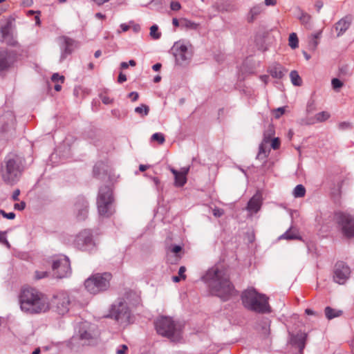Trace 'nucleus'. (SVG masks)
<instances>
[{"instance_id": "nucleus-1", "label": "nucleus", "mask_w": 354, "mask_h": 354, "mask_svg": "<svg viewBox=\"0 0 354 354\" xmlns=\"http://www.w3.org/2000/svg\"><path fill=\"white\" fill-rule=\"evenodd\" d=\"M202 279L207 283L210 293L223 301H227L236 293L229 274L223 268L215 266L209 268Z\"/></svg>"}, {"instance_id": "nucleus-2", "label": "nucleus", "mask_w": 354, "mask_h": 354, "mask_svg": "<svg viewBox=\"0 0 354 354\" xmlns=\"http://www.w3.org/2000/svg\"><path fill=\"white\" fill-rule=\"evenodd\" d=\"M18 298L20 309L27 315H39L50 310L48 296L35 288L23 286Z\"/></svg>"}, {"instance_id": "nucleus-3", "label": "nucleus", "mask_w": 354, "mask_h": 354, "mask_svg": "<svg viewBox=\"0 0 354 354\" xmlns=\"http://www.w3.org/2000/svg\"><path fill=\"white\" fill-rule=\"evenodd\" d=\"M23 170L21 158L15 153H9L1 162L0 175L5 183L13 185L19 180Z\"/></svg>"}, {"instance_id": "nucleus-4", "label": "nucleus", "mask_w": 354, "mask_h": 354, "mask_svg": "<svg viewBox=\"0 0 354 354\" xmlns=\"http://www.w3.org/2000/svg\"><path fill=\"white\" fill-rule=\"evenodd\" d=\"M241 300L243 306L252 311L259 313L270 312L268 297L257 292L253 288H248L242 292Z\"/></svg>"}, {"instance_id": "nucleus-5", "label": "nucleus", "mask_w": 354, "mask_h": 354, "mask_svg": "<svg viewBox=\"0 0 354 354\" xmlns=\"http://www.w3.org/2000/svg\"><path fill=\"white\" fill-rule=\"evenodd\" d=\"M154 324L157 333L171 342H179L182 339V325L175 322L171 317H160L156 319Z\"/></svg>"}, {"instance_id": "nucleus-6", "label": "nucleus", "mask_w": 354, "mask_h": 354, "mask_svg": "<svg viewBox=\"0 0 354 354\" xmlns=\"http://www.w3.org/2000/svg\"><path fill=\"white\" fill-rule=\"evenodd\" d=\"M98 337L99 331L97 326L84 322L79 324L77 334L71 338L70 344H73L80 340L82 345H94L97 344Z\"/></svg>"}, {"instance_id": "nucleus-7", "label": "nucleus", "mask_w": 354, "mask_h": 354, "mask_svg": "<svg viewBox=\"0 0 354 354\" xmlns=\"http://www.w3.org/2000/svg\"><path fill=\"white\" fill-rule=\"evenodd\" d=\"M114 319L118 324L126 326L131 323V312L124 299H118L111 306L106 316Z\"/></svg>"}, {"instance_id": "nucleus-8", "label": "nucleus", "mask_w": 354, "mask_h": 354, "mask_svg": "<svg viewBox=\"0 0 354 354\" xmlns=\"http://www.w3.org/2000/svg\"><path fill=\"white\" fill-rule=\"evenodd\" d=\"M113 201L111 188L106 185L100 187L97 199V209L100 216L109 217L114 213Z\"/></svg>"}, {"instance_id": "nucleus-9", "label": "nucleus", "mask_w": 354, "mask_h": 354, "mask_svg": "<svg viewBox=\"0 0 354 354\" xmlns=\"http://www.w3.org/2000/svg\"><path fill=\"white\" fill-rule=\"evenodd\" d=\"M111 278L112 275L109 272L94 274L85 281L84 286L88 292L96 295L109 288Z\"/></svg>"}, {"instance_id": "nucleus-10", "label": "nucleus", "mask_w": 354, "mask_h": 354, "mask_svg": "<svg viewBox=\"0 0 354 354\" xmlns=\"http://www.w3.org/2000/svg\"><path fill=\"white\" fill-rule=\"evenodd\" d=\"M335 219L342 236L348 240L354 239V216L339 212L335 213Z\"/></svg>"}, {"instance_id": "nucleus-11", "label": "nucleus", "mask_w": 354, "mask_h": 354, "mask_svg": "<svg viewBox=\"0 0 354 354\" xmlns=\"http://www.w3.org/2000/svg\"><path fill=\"white\" fill-rule=\"evenodd\" d=\"M49 302L50 310L52 309L59 315H64L69 311L71 299L68 293L66 291H59L55 293Z\"/></svg>"}, {"instance_id": "nucleus-12", "label": "nucleus", "mask_w": 354, "mask_h": 354, "mask_svg": "<svg viewBox=\"0 0 354 354\" xmlns=\"http://www.w3.org/2000/svg\"><path fill=\"white\" fill-rule=\"evenodd\" d=\"M73 244L78 250L91 252L95 250L96 244L93 240V232L91 230L84 229L75 236Z\"/></svg>"}, {"instance_id": "nucleus-13", "label": "nucleus", "mask_w": 354, "mask_h": 354, "mask_svg": "<svg viewBox=\"0 0 354 354\" xmlns=\"http://www.w3.org/2000/svg\"><path fill=\"white\" fill-rule=\"evenodd\" d=\"M52 269L57 278L61 279L68 277L71 273L68 257L63 254L53 257Z\"/></svg>"}, {"instance_id": "nucleus-14", "label": "nucleus", "mask_w": 354, "mask_h": 354, "mask_svg": "<svg viewBox=\"0 0 354 354\" xmlns=\"http://www.w3.org/2000/svg\"><path fill=\"white\" fill-rule=\"evenodd\" d=\"M351 273V268L346 263L342 261H337L335 263L333 270V281L339 285H344L349 279Z\"/></svg>"}, {"instance_id": "nucleus-15", "label": "nucleus", "mask_w": 354, "mask_h": 354, "mask_svg": "<svg viewBox=\"0 0 354 354\" xmlns=\"http://www.w3.org/2000/svg\"><path fill=\"white\" fill-rule=\"evenodd\" d=\"M15 118L12 112H7L0 117V132L5 138L12 137L15 130Z\"/></svg>"}, {"instance_id": "nucleus-16", "label": "nucleus", "mask_w": 354, "mask_h": 354, "mask_svg": "<svg viewBox=\"0 0 354 354\" xmlns=\"http://www.w3.org/2000/svg\"><path fill=\"white\" fill-rule=\"evenodd\" d=\"M176 62L179 65H186L191 59L192 54L188 51V48L185 44L175 43L173 47Z\"/></svg>"}, {"instance_id": "nucleus-17", "label": "nucleus", "mask_w": 354, "mask_h": 354, "mask_svg": "<svg viewBox=\"0 0 354 354\" xmlns=\"http://www.w3.org/2000/svg\"><path fill=\"white\" fill-rule=\"evenodd\" d=\"M59 45L61 49L59 62H62L68 55H71L75 48V41L70 37L62 36L59 37Z\"/></svg>"}, {"instance_id": "nucleus-18", "label": "nucleus", "mask_w": 354, "mask_h": 354, "mask_svg": "<svg viewBox=\"0 0 354 354\" xmlns=\"http://www.w3.org/2000/svg\"><path fill=\"white\" fill-rule=\"evenodd\" d=\"M74 212L78 221H84L87 218L88 203L84 196H80L76 198L74 205Z\"/></svg>"}, {"instance_id": "nucleus-19", "label": "nucleus", "mask_w": 354, "mask_h": 354, "mask_svg": "<svg viewBox=\"0 0 354 354\" xmlns=\"http://www.w3.org/2000/svg\"><path fill=\"white\" fill-rule=\"evenodd\" d=\"M290 344L298 349L299 354H303L308 337L307 333L299 331L297 334L290 333Z\"/></svg>"}, {"instance_id": "nucleus-20", "label": "nucleus", "mask_w": 354, "mask_h": 354, "mask_svg": "<svg viewBox=\"0 0 354 354\" xmlns=\"http://www.w3.org/2000/svg\"><path fill=\"white\" fill-rule=\"evenodd\" d=\"M169 170L174 176V184L176 187H183L187 183V175L189 173V167H183L180 171L170 167Z\"/></svg>"}, {"instance_id": "nucleus-21", "label": "nucleus", "mask_w": 354, "mask_h": 354, "mask_svg": "<svg viewBox=\"0 0 354 354\" xmlns=\"http://www.w3.org/2000/svg\"><path fill=\"white\" fill-rule=\"evenodd\" d=\"M262 195L259 192H257L248 201L247 205V210L251 214L257 213L262 205Z\"/></svg>"}, {"instance_id": "nucleus-22", "label": "nucleus", "mask_w": 354, "mask_h": 354, "mask_svg": "<svg viewBox=\"0 0 354 354\" xmlns=\"http://www.w3.org/2000/svg\"><path fill=\"white\" fill-rule=\"evenodd\" d=\"M109 171V165L103 162L98 161L97 162L93 169V177L98 179H104L105 177L108 175Z\"/></svg>"}, {"instance_id": "nucleus-23", "label": "nucleus", "mask_w": 354, "mask_h": 354, "mask_svg": "<svg viewBox=\"0 0 354 354\" xmlns=\"http://www.w3.org/2000/svg\"><path fill=\"white\" fill-rule=\"evenodd\" d=\"M352 22V17L346 15L335 24V28L337 32V37L342 36L350 27Z\"/></svg>"}, {"instance_id": "nucleus-24", "label": "nucleus", "mask_w": 354, "mask_h": 354, "mask_svg": "<svg viewBox=\"0 0 354 354\" xmlns=\"http://www.w3.org/2000/svg\"><path fill=\"white\" fill-rule=\"evenodd\" d=\"M286 72L287 71L279 64H274L269 68V73L274 78L281 79Z\"/></svg>"}, {"instance_id": "nucleus-25", "label": "nucleus", "mask_w": 354, "mask_h": 354, "mask_svg": "<svg viewBox=\"0 0 354 354\" xmlns=\"http://www.w3.org/2000/svg\"><path fill=\"white\" fill-rule=\"evenodd\" d=\"M11 64L10 55L6 52H0V73L7 70Z\"/></svg>"}, {"instance_id": "nucleus-26", "label": "nucleus", "mask_w": 354, "mask_h": 354, "mask_svg": "<svg viewBox=\"0 0 354 354\" xmlns=\"http://www.w3.org/2000/svg\"><path fill=\"white\" fill-rule=\"evenodd\" d=\"M330 118V114L327 111H322L317 113L314 118H308V124H312L315 122H322L327 120Z\"/></svg>"}, {"instance_id": "nucleus-27", "label": "nucleus", "mask_w": 354, "mask_h": 354, "mask_svg": "<svg viewBox=\"0 0 354 354\" xmlns=\"http://www.w3.org/2000/svg\"><path fill=\"white\" fill-rule=\"evenodd\" d=\"M275 133L274 126L272 124L268 125V128L265 130L263 133V141L265 143H270L271 139L274 136Z\"/></svg>"}, {"instance_id": "nucleus-28", "label": "nucleus", "mask_w": 354, "mask_h": 354, "mask_svg": "<svg viewBox=\"0 0 354 354\" xmlns=\"http://www.w3.org/2000/svg\"><path fill=\"white\" fill-rule=\"evenodd\" d=\"M325 315L328 319H332L333 318L339 317L342 314V310H337L335 309H333L329 306H327L325 308L324 310Z\"/></svg>"}, {"instance_id": "nucleus-29", "label": "nucleus", "mask_w": 354, "mask_h": 354, "mask_svg": "<svg viewBox=\"0 0 354 354\" xmlns=\"http://www.w3.org/2000/svg\"><path fill=\"white\" fill-rule=\"evenodd\" d=\"M279 239L294 240L301 239V238L296 233L295 230H292L291 228H290L279 236Z\"/></svg>"}, {"instance_id": "nucleus-30", "label": "nucleus", "mask_w": 354, "mask_h": 354, "mask_svg": "<svg viewBox=\"0 0 354 354\" xmlns=\"http://www.w3.org/2000/svg\"><path fill=\"white\" fill-rule=\"evenodd\" d=\"M290 77L294 86H299L302 84V80L297 71H292L290 73Z\"/></svg>"}, {"instance_id": "nucleus-31", "label": "nucleus", "mask_w": 354, "mask_h": 354, "mask_svg": "<svg viewBox=\"0 0 354 354\" xmlns=\"http://www.w3.org/2000/svg\"><path fill=\"white\" fill-rule=\"evenodd\" d=\"M198 26L197 24L187 19H182L180 20V26L186 29L196 30Z\"/></svg>"}, {"instance_id": "nucleus-32", "label": "nucleus", "mask_w": 354, "mask_h": 354, "mask_svg": "<svg viewBox=\"0 0 354 354\" xmlns=\"http://www.w3.org/2000/svg\"><path fill=\"white\" fill-rule=\"evenodd\" d=\"M299 20L302 24H304L307 28L310 29L311 28V17L310 15H308L306 12H301V15L299 17Z\"/></svg>"}, {"instance_id": "nucleus-33", "label": "nucleus", "mask_w": 354, "mask_h": 354, "mask_svg": "<svg viewBox=\"0 0 354 354\" xmlns=\"http://www.w3.org/2000/svg\"><path fill=\"white\" fill-rule=\"evenodd\" d=\"M306 189L303 185H297L294 190L293 195L295 198H301L305 196Z\"/></svg>"}, {"instance_id": "nucleus-34", "label": "nucleus", "mask_w": 354, "mask_h": 354, "mask_svg": "<svg viewBox=\"0 0 354 354\" xmlns=\"http://www.w3.org/2000/svg\"><path fill=\"white\" fill-rule=\"evenodd\" d=\"M289 46L292 48L295 49L299 46V39L296 33L292 32L289 35Z\"/></svg>"}, {"instance_id": "nucleus-35", "label": "nucleus", "mask_w": 354, "mask_h": 354, "mask_svg": "<svg viewBox=\"0 0 354 354\" xmlns=\"http://www.w3.org/2000/svg\"><path fill=\"white\" fill-rule=\"evenodd\" d=\"M135 112L140 114L142 117L146 116L149 114V107L144 104H142L140 106L135 109Z\"/></svg>"}, {"instance_id": "nucleus-36", "label": "nucleus", "mask_w": 354, "mask_h": 354, "mask_svg": "<svg viewBox=\"0 0 354 354\" xmlns=\"http://www.w3.org/2000/svg\"><path fill=\"white\" fill-rule=\"evenodd\" d=\"M150 35L154 39H158L160 37L161 33L158 32V27L157 25H153L151 26Z\"/></svg>"}, {"instance_id": "nucleus-37", "label": "nucleus", "mask_w": 354, "mask_h": 354, "mask_svg": "<svg viewBox=\"0 0 354 354\" xmlns=\"http://www.w3.org/2000/svg\"><path fill=\"white\" fill-rule=\"evenodd\" d=\"M151 140L152 141H157L159 144L162 145L165 141V136L161 133H155L151 136Z\"/></svg>"}, {"instance_id": "nucleus-38", "label": "nucleus", "mask_w": 354, "mask_h": 354, "mask_svg": "<svg viewBox=\"0 0 354 354\" xmlns=\"http://www.w3.org/2000/svg\"><path fill=\"white\" fill-rule=\"evenodd\" d=\"M266 143L262 142V143L259 145V153L257 156V158L258 159H264L267 157V151L264 147V145Z\"/></svg>"}, {"instance_id": "nucleus-39", "label": "nucleus", "mask_w": 354, "mask_h": 354, "mask_svg": "<svg viewBox=\"0 0 354 354\" xmlns=\"http://www.w3.org/2000/svg\"><path fill=\"white\" fill-rule=\"evenodd\" d=\"M316 109L315 103L313 100H310L306 106V112L308 114H310L315 111Z\"/></svg>"}, {"instance_id": "nucleus-40", "label": "nucleus", "mask_w": 354, "mask_h": 354, "mask_svg": "<svg viewBox=\"0 0 354 354\" xmlns=\"http://www.w3.org/2000/svg\"><path fill=\"white\" fill-rule=\"evenodd\" d=\"M332 86L334 90H339L343 86V83L337 78H333L331 81Z\"/></svg>"}, {"instance_id": "nucleus-41", "label": "nucleus", "mask_w": 354, "mask_h": 354, "mask_svg": "<svg viewBox=\"0 0 354 354\" xmlns=\"http://www.w3.org/2000/svg\"><path fill=\"white\" fill-rule=\"evenodd\" d=\"M48 272L46 271H38L36 270L35 272V279L36 280H39L44 278H46L48 276Z\"/></svg>"}, {"instance_id": "nucleus-42", "label": "nucleus", "mask_w": 354, "mask_h": 354, "mask_svg": "<svg viewBox=\"0 0 354 354\" xmlns=\"http://www.w3.org/2000/svg\"><path fill=\"white\" fill-rule=\"evenodd\" d=\"M338 127L340 130H348L353 128L352 124L348 122H342L339 124Z\"/></svg>"}, {"instance_id": "nucleus-43", "label": "nucleus", "mask_w": 354, "mask_h": 354, "mask_svg": "<svg viewBox=\"0 0 354 354\" xmlns=\"http://www.w3.org/2000/svg\"><path fill=\"white\" fill-rule=\"evenodd\" d=\"M259 13V9L256 8H253L250 10V14L251 15V17L248 18L249 22H252L256 16Z\"/></svg>"}, {"instance_id": "nucleus-44", "label": "nucleus", "mask_w": 354, "mask_h": 354, "mask_svg": "<svg viewBox=\"0 0 354 354\" xmlns=\"http://www.w3.org/2000/svg\"><path fill=\"white\" fill-rule=\"evenodd\" d=\"M270 142L271 143V147L273 149H278L280 147V140L278 138L271 139Z\"/></svg>"}, {"instance_id": "nucleus-45", "label": "nucleus", "mask_w": 354, "mask_h": 354, "mask_svg": "<svg viewBox=\"0 0 354 354\" xmlns=\"http://www.w3.org/2000/svg\"><path fill=\"white\" fill-rule=\"evenodd\" d=\"M0 215H2L4 218L12 220L15 218L16 215L14 212L6 213L4 210L0 209Z\"/></svg>"}, {"instance_id": "nucleus-46", "label": "nucleus", "mask_w": 354, "mask_h": 354, "mask_svg": "<svg viewBox=\"0 0 354 354\" xmlns=\"http://www.w3.org/2000/svg\"><path fill=\"white\" fill-rule=\"evenodd\" d=\"M212 213L215 217L219 218L224 214V210L221 208L215 207L213 209Z\"/></svg>"}, {"instance_id": "nucleus-47", "label": "nucleus", "mask_w": 354, "mask_h": 354, "mask_svg": "<svg viewBox=\"0 0 354 354\" xmlns=\"http://www.w3.org/2000/svg\"><path fill=\"white\" fill-rule=\"evenodd\" d=\"M128 347L125 344L120 345L116 350V354H126Z\"/></svg>"}, {"instance_id": "nucleus-48", "label": "nucleus", "mask_w": 354, "mask_h": 354, "mask_svg": "<svg viewBox=\"0 0 354 354\" xmlns=\"http://www.w3.org/2000/svg\"><path fill=\"white\" fill-rule=\"evenodd\" d=\"M170 8L174 11L179 10L181 8V5L178 1H171L170 3Z\"/></svg>"}, {"instance_id": "nucleus-49", "label": "nucleus", "mask_w": 354, "mask_h": 354, "mask_svg": "<svg viewBox=\"0 0 354 354\" xmlns=\"http://www.w3.org/2000/svg\"><path fill=\"white\" fill-rule=\"evenodd\" d=\"M51 80L54 82L60 80L62 83L64 82V77L63 75H59L58 73H54L51 77Z\"/></svg>"}, {"instance_id": "nucleus-50", "label": "nucleus", "mask_w": 354, "mask_h": 354, "mask_svg": "<svg viewBox=\"0 0 354 354\" xmlns=\"http://www.w3.org/2000/svg\"><path fill=\"white\" fill-rule=\"evenodd\" d=\"M285 113V107H279L274 111L275 118H279Z\"/></svg>"}, {"instance_id": "nucleus-51", "label": "nucleus", "mask_w": 354, "mask_h": 354, "mask_svg": "<svg viewBox=\"0 0 354 354\" xmlns=\"http://www.w3.org/2000/svg\"><path fill=\"white\" fill-rule=\"evenodd\" d=\"M182 249L183 248L180 245H175L171 246L170 251L172 253L178 254V252H180L182 250Z\"/></svg>"}, {"instance_id": "nucleus-52", "label": "nucleus", "mask_w": 354, "mask_h": 354, "mask_svg": "<svg viewBox=\"0 0 354 354\" xmlns=\"http://www.w3.org/2000/svg\"><path fill=\"white\" fill-rule=\"evenodd\" d=\"M101 100H102V102L104 104H110L113 102V99L110 98L108 96H106V95H102L101 96Z\"/></svg>"}, {"instance_id": "nucleus-53", "label": "nucleus", "mask_w": 354, "mask_h": 354, "mask_svg": "<svg viewBox=\"0 0 354 354\" xmlns=\"http://www.w3.org/2000/svg\"><path fill=\"white\" fill-rule=\"evenodd\" d=\"M14 207L15 209L23 210L26 207V203L24 201H21L19 203H15L14 205Z\"/></svg>"}, {"instance_id": "nucleus-54", "label": "nucleus", "mask_w": 354, "mask_h": 354, "mask_svg": "<svg viewBox=\"0 0 354 354\" xmlns=\"http://www.w3.org/2000/svg\"><path fill=\"white\" fill-rule=\"evenodd\" d=\"M185 271L186 268L185 266H180L178 270V274L183 280L186 279V275L185 274Z\"/></svg>"}, {"instance_id": "nucleus-55", "label": "nucleus", "mask_w": 354, "mask_h": 354, "mask_svg": "<svg viewBox=\"0 0 354 354\" xmlns=\"http://www.w3.org/2000/svg\"><path fill=\"white\" fill-rule=\"evenodd\" d=\"M19 194H20V190L19 189H15L12 196V201H18L19 200Z\"/></svg>"}, {"instance_id": "nucleus-56", "label": "nucleus", "mask_w": 354, "mask_h": 354, "mask_svg": "<svg viewBox=\"0 0 354 354\" xmlns=\"http://www.w3.org/2000/svg\"><path fill=\"white\" fill-rule=\"evenodd\" d=\"M127 81V77L124 74H123L122 72L120 73L118 77V82L120 84H122Z\"/></svg>"}, {"instance_id": "nucleus-57", "label": "nucleus", "mask_w": 354, "mask_h": 354, "mask_svg": "<svg viewBox=\"0 0 354 354\" xmlns=\"http://www.w3.org/2000/svg\"><path fill=\"white\" fill-rule=\"evenodd\" d=\"M318 44L317 41L315 39H312L309 42V46L311 49L315 50Z\"/></svg>"}, {"instance_id": "nucleus-58", "label": "nucleus", "mask_w": 354, "mask_h": 354, "mask_svg": "<svg viewBox=\"0 0 354 354\" xmlns=\"http://www.w3.org/2000/svg\"><path fill=\"white\" fill-rule=\"evenodd\" d=\"M129 97L131 98V100L133 102H135V101L138 100L139 95L137 92L133 91L129 94Z\"/></svg>"}, {"instance_id": "nucleus-59", "label": "nucleus", "mask_w": 354, "mask_h": 354, "mask_svg": "<svg viewBox=\"0 0 354 354\" xmlns=\"http://www.w3.org/2000/svg\"><path fill=\"white\" fill-rule=\"evenodd\" d=\"M323 6H324V3H323V2L322 1H316L315 5L317 12L320 11V10L323 7Z\"/></svg>"}, {"instance_id": "nucleus-60", "label": "nucleus", "mask_w": 354, "mask_h": 354, "mask_svg": "<svg viewBox=\"0 0 354 354\" xmlns=\"http://www.w3.org/2000/svg\"><path fill=\"white\" fill-rule=\"evenodd\" d=\"M152 180L156 187L157 190H159V185L160 183V180L157 177H153Z\"/></svg>"}, {"instance_id": "nucleus-61", "label": "nucleus", "mask_w": 354, "mask_h": 354, "mask_svg": "<svg viewBox=\"0 0 354 354\" xmlns=\"http://www.w3.org/2000/svg\"><path fill=\"white\" fill-rule=\"evenodd\" d=\"M277 0H265V4L266 6H275Z\"/></svg>"}, {"instance_id": "nucleus-62", "label": "nucleus", "mask_w": 354, "mask_h": 354, "mask_svg": "<svg viewBox=\"0 0 354 354\" xmlns=\"http://www.w3.org/2000/svg\"><path fill=\"white\" fill-rule=\"evenodd\" d=\"M162 67V64H160V63H157V64H155L154 65H153L152 66V69L154 71H160V69Z\"/></svg>"}, {"instance_id": "nucleus-63", "label": "nucleus", "mask_w": 354, "mask_h": 354, "mask_svg": "<svg viewBox=\"0 0 354 354\" xmlns=\"http://www.w3.org/2000/svg\"><path fill=\"white\" fill-rule=\"evenodd\" d=\"M120 28L123 32H126L129 29L130 26L126 24H122Z\"/></svg>"}, {"instance_id": "nucleus-64", "label": "nucleus", "mask_w": 354, "mask_h": 354, "mask_svg": "<svg viewBox=\"0 0 354 354\" xmlns=\"http://www.w3.org/2000/svg\"><path fill=\"white\" fill-rule=\"evenodd\" d=\"M172 24L176 27L180 26V21H179L176 18H174L172 19Z\"/></svg>"}]
</instances>
